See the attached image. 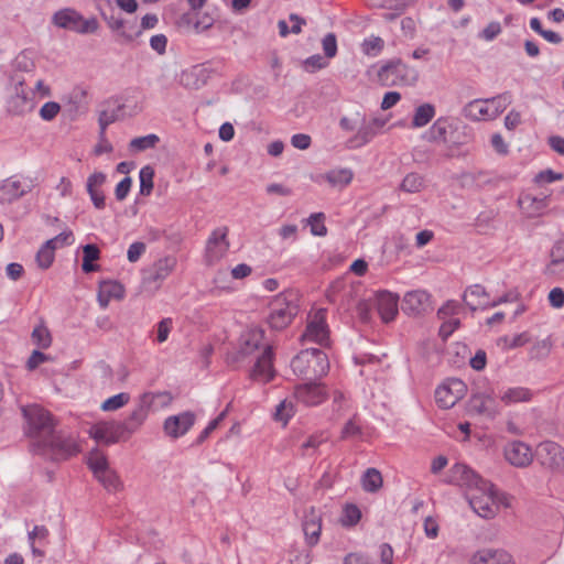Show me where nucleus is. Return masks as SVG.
<instances>
[{"mask_svg":"<svg viewBox=\"0 0 564 564\" xmlns=\"http://www.w3.org/2000/svg\"><path fill=\"white\" fill-rule=\"evenodd\" d=\"M448 122L445 118H438L427 132L430 141H445L447 134Z\"/></svg>","mask_w":564,"mask_h":564,"instance_id":"de8ad7c7","label":"nucleus"},{"mask_svg":"<svg viewBox=\"0 0 564 564\" xmlns=\"http://www.w3.org/2000/svg\"><path fill=\"white\" fill-rule=\"evenodd\" d=\"M173 327L172 318H163L156 326V341L162 344L167 340L171 329Z\"/></svg>","mask_w":564,"mask_h":564,"instance_id":"13d9d810","label":"nucleus"},{"mask_svg":"<svg viewBox=\"0 0 564 564\" xmlns=\"http://www.w3.org/2000/svg\"><path fill=\"white\" fill-rule=\"evenodd\" d=\"M195 421L196 415L191 411H185L177 415L166 417L163 427L170 437L178 438L189 431Z\"/></svg>","mask_w":564,"mask_h":564,"instance_id":"a211bd4d","label":"nucleus"},{"mask_svg":"<svg viewBox=\"0 0 564 564\" xmlns=\"http://www.w3.org/2000/svg\"><path fill=\"white\" fill-rule=\"evenodd\" d=\"M130 400V395L126 392L118 393L116 395H112L108 399H106L102 403L100 409L102 411L109 412V411H116L122 406H124Z\"/></svg>","mask_w":564,"mask_h":564,"instance_id":"8fccbe9b","label":"nucleus"},{"mask_svg":"<svg viewBox=\"0 0 564 564\" xmlns=\"http://www.w3.org/2000/svg\"><path fill=\"white\" fill-rule=\"evenodd\" d=\"M54 249L63 246H69L74 242V236L72 231H63L54 238L46 241Z\"/></svg>","mask_w":564,"mask_h":564,"instance_id":"680f3d73","label":"nucleus"},{"mask_svg":"<svg viewBox=\"0 0 564 564\" xmlns=\"http://www.w3.org/2000/svg\"><path fill=\"white\" fill-rule=\"evenodd\" d=\"M502 31L501 24L497 21L488 23V25L478 34V36L487 42L494 41Z\"/></svg>","mask_w":564,"mask_h":564,"instance_id":"bf43d9fd","label":"nucleus"},{"mask_svg":"<svg viewBox=\"0 0 564 564\" xmlns=\"http://www.w3.org/2000/svg\"><path fill=\"white\" fill-rule=\"evenodd\" d=\"M295 399L308 406H316L324 402L327 398V389L315 380L307 381L302 384H297L294 388Z\"/></svg>","mask_w":564,"mask_h":564,"instance_id":"9b49d317","label":"nucleus"},{"mask_svg":"<svg viewBox=\"0 0 564 564\" xmlns=\"http://www.w3.org/2000/svg\"><path fill=\"white\" fill-rule=\"evenodd\" d=\"M52 23L59 29L78 34H91L97 32L99 28L96 18L85 19L78 11L72 8L56 11L52 17Z\"/></svg>","mask_w":564,"mask_h":564,"instance_id":"20e7f679","label":"nucleus"},{"mask_svg":"<svg viewBox=\"0 0 564 564\" xmlns=\"http://www.w3.org/2000/svg\"><path fill=\"white\" fill-rule=\"evenodd\" d=\"M96 478L110 492L119 491L122 488L119 476L110 468L99 474Z\"/></svg>","mask_w":564,"mask_h":564,"instance_id":"79ce46f5","label":"nucleus"},{"mask_svg":"<svg viewBox=\"0 0 564 564\" xmlns=\"http://www.w3.org/2000/svg\"><path fill=\"white\" fill-rule=\"evenodd\" d=\"M326 66H327V62L319 54L312 55L308 58H306L304 62V67L308 72H315V70L322 69Z\"/></svg>","mask_w":564,"mask_h":564,"instance_id":"0e129e2a","label":"nucleus"},{"mask_svg":"<svg viewBox=\"0 0 564 564\" xmlns=\"http://www.w3.org/2000/svg\"><path fill=\"white\" fill-rule=\"evenodd\" d=\"M54 247H51L47 242H45L36 252L35 261L39 268L45 270L48 269L55 258Z\"/></svg>","mask_w":564,"mask_h":564,"instance_id":"c03bdc74","label":"nucleus"},{"mask_svg":"<svg viewBox=\"0 0 564 564\" xmlns=\"http://www.w3.org/2000/svg\"><path fill=\"white\" fill-rule=\"evenodd\" d=\"M394 73L398 76L399 85H414L417 82L419 73L415 68L404 64L400 59L392 61Z\"/></svg>","mask_w":564,"mask_h":564,"instance_id":"72a5a7b5","label":"nucleus"},{"mask_svg":"<svg viewBox=\"0 0 564 564\" xmlns=\"http://www.w3.org/2000/svg\"><path fill=\"white\" fill-rule=\"evenodd\" d=\"M59 111V104L55 101H47L41 107L40 116L43 120L51 121L58 115Z\"/></svg>","mask_w":564,"mask_h":564,"instance_id":"052dcab7","label":"nucleus"},{"mask_svg":"<svg viewBox=\"0 0 564 564\" xmlns=\"http://www.w3.org/2000/svg\"><path fill=\"white\" fill-rule=\"evenodd\" d=\"M361 518L359 508L355 505H347L344 509L341 518L343 525L351 527L355 525Z\"/></svg>","mask_w":564,"mask_h":564,"instance_id":"5fc2aeb1","label":"nucleus"},{"mask_svg":"<svg viewBox=\"0 0 564 564\" xmlns=\"http://www.w3.org/2000/svg\"><path fill=\"white\" fill-rule=\"evenodd\" d=\"M466 384L459 379H451L435 391L436 403L443 409H451L465 394Z\"/></svg>","mask_w":564,"mask_h":564,"instance_id":"f8f14e48","label":"nucleus"},{"mask_svg":"<svg viewBox=\"0 0 564 564\" xmlns=\"http://www.w3.org/2000/svg\"><path fill=\"white\" fill-rule=\"evenodd\" d=\"M465 304L471 310H487L490 307V296L480 284H474L466 289L463 295Z\"/></svg>","mask_w":564,"mask_h":564,"instance_id":"b1692460","label":"nucleus"},{"mask_svg":"<svg viewBox=\"0 0 564 564\" xmlns=\"http://www.w3.org/2000/svg\"><path fill=\"white\" fill-rule=\"evenodd\" d=\"M505 458L509 464L518 468H525L532 462L534 454L531 447L522 441H512L505 446Z\"/></svg>","mask_w":564,"mask_h":564,"instance_id":"dca6fc26","label":"nucleus"},{"mask_svg":"<svg viewBox=\"0 0 564 564\" xmlns=\"http://www.w3.org/2000/svg\"><path fill=\"white\" fill-rule=\"evenodd\" d=\"M294 375L311 381L326 376L329 370L327 355L318 348L304 349L291 361Z\"/></svg>","mask_w":564,"mask_h":564,"instance_id":"f257e3e1","label":"nucleus"},{"mask_svg":"<svg viewBox=\"0 0 564 564\" xmlns=\"http://www.w3.org/2000/svg\"><path fill=\"white\" fill-rule=\"evenodd\" d=\"M354 172L348 167L333 169L322 175L319 180L327 182L334 188H344L351 183Z\"/></svg>","mask_w":564,"mask_h":564,"instance_id":"7c9ffc66","label":"nucleus"},{"mask_svg":"<svg viewBox=\"0 0 564 564\" xmlns=\"http://www.w3.org/2000/svg\"><path fill=\"white\" fill-rule=\"evenodd\" d=\"M378 80L382 86H386V87L399 85L398 76L394 73V66H393L392 62L382 66L378 70Z\"/></svg>","mask_w":564,"mask_h":564,"instance_id":"a18cd8bd","label":"nucleus"},{"mask_svg":"<svg viewBox=\"0 0 564 564\" xmlns=\"http://www.w3.org/2000/svg\"><path fill=\"white\" fill-rule=\"evenodd\" d=\"M132 185L131 177L127 176L118 183L115 189V195L118 200H123L128 196Z\"/></svg>","mask_w":564,"mask_h":564,"instance_id":"338daca9","label":"nucleus"},{"mask_svg":"<svg viewBox=\"0 0 564 564\" xmlns=\"http://www.w3.org/2000/svg\"><path fill=\"white\" fill-rule=\"evenodd\" d=\"M88 434L96 442L110 445L128 441L120 421H101L90 426Z\"/></svg>","mask_w":564,"mask_h":564,"instance_id":"423d86ee","label":"nucleus"},{"mask_svg":"<svg viewBox=\"0 0 564 564\" xmlns=\"http://www.w3.org/2000/svg\"><path fill=\"white\" fill-rule=\"evenodd\" d=\"M398 295L382 291L377 295V310L384 323H389L394 319L398 314Z\"/></svg>","mask_w":564,"mask_h":564,"instance_id":"5701e85b","label":"nucleus"},{"mask_svg":"<svg viewBox=\"0 0 564 564\" xmlns=\"http://www.w3.org/2000/svg\"><path fill=\"white\" fill-rule=\"evenodd\" d=\"M153 406V397L150 394H142L138 405L129 414V416L121 422L124 433L128 437L135 433L144 423L149 415L150 409Z\"/></svg>","mask_w":564,"mask_h":564,"instance_id":"9d476101","label":"nucleus"},{"mask_svg":"<svg viewBox=\"0 0 564 564\" xmlns=\"http://www.w3.org/2000/svg\"><path fill=\"white\" fill-rule=\"evenodd\" d=\"M471 564H513L512 556L505 550L482 549L477 551Z\"/></svg>","mask_w":564,"mask_h":564,"instance_id":"393cba45","label":"nucleus"},{"mask_svg":"<svg viewBox=\"0 0 564 564\" xmlns=\"http://www.w3.org/2000/svg\"><path fill=\"white\" fill-rule=\"evenodd\" d=\"M140 193L142 195H150L153 189L154 170L150 165H145L140 170Z\"/></svg>","mask_w":564,"mask_h":564,"instance_id":"49530a36","label":"nucleus"},{"mask_svg":"<svg viewBox=\"0 0 564 564\" xmlns=\"http://www.w3.org/2000/svg\"><path fill=\"white\" fill-rule=\"evenodd\" d=\"M226 237V227L217 228L212 232L206 245V260L209 264L220 260L227 252L229 243Z\"/></svg>","mask_w":564,"mask_h":564,"instance_id":"6ab92c4d","label":"nucleus"},{"mask_svg":"<svg viewBox=\"0 0 564 564\" xmlns=\"http://www.w3.org/2000/svg\"><path fill=\"white\" fill-rule=\"evenodd\" d=\"M323 51L327 58H333L337 54V39L334 33L326 34L322 40Z\"/></svg>","mask_w":564,"mask_h":564,"instance_id":"4d7b16f0","label":"nucleus"},{"mask_svg":"<svg viewBox=\"0 0 564 564\" xmlns=\"http://www.w3.org/2000/svg\"><path fill=\"white\" fill-rule=\"evenodd\" d=\"M101 17L108 28L113 32H118L124 42H132L141 35L140 30L133 31L135 29L134 24H129L122 18L116 15L113 9L110 10V13L102 11Z\"/></svg>","mask_w":564,"mask_h":564,"instance_id":"aec40b11","label":"nucleus"},{"mask_svg":"<svg viewBox=\"0 0 564 564\" xmlns=\"http://www.w3.org/2000/svg\"><path fill=\"white\" fill-rule=\"evenodd\" d=\"M511 102L512 96L509 91H506L492 98H488L489 108L494 119H496L500 113H502Z\"/></svg>","mask_w":564,"mask_h":564,"instance_id":"a19ab883","label":"nucleus"},{"mask_svg":"<svg viewBox=\"0 0 564 564\" xmlns=\"http://www.w3.org/2000/svg\"><path fill=\"white\" fill-rule=\"evenodd\" d=\"M430 307V295L422 290L408 292L403 297L402 310L409 315H417Z\"/></svg>","mask_w":564,"mask_h":564,"instance_id":"412c9836","label":"nucleus"},{"mask_svg":"<svg viewBox=\"0 0 564 564\" xmlns=\"http://www.w3.org/2000/svg\"><path fill=\"white\" fill-rule=\"evenodd\" d=\"M467 499L473 510L481 518H494L498 511V497L494 486L485 480L476 489L467 492Z\"/></svg>","mask_w":564,"mask_h":564,"instance_id":"39448f33","label":"nucleus"},{"mask_svg":"<svg viewBox=\"0 0 564 564\" xmlns=\"http://www.w3.org/2000/svg\"><path fill=\"white\" fill-rule=\"evenodd\" d=\"M550 305L554 308H562L564 306V291L561 288H554L549 293Z\"/></svg>","mask_w":564,"mask_h":564,"instance_id":"774afa93","label":"nucleus"},{"mask_svg":"<svg viewBox=\"0 0 564 564\" xmlns=\"http://www.w3.org/2000/svg\"><path fill=\"white\" fill-rule=\"evenodd\" d=\"M465 118L473 121L494 120L489 108L488 99H475L463 108Z\"/></svg>","mask_w":564,"mask_h":564,"instance_id":"c85d7f7f","label":"nucleus"},{"mask_svg":"<svg viewBox=\"0 0 564 564\" xmlns=\"http://www.w3.org/2000/svg\"><path fill=\"white\" fill-rule=\"evenodd\" d=\"M268 324L274 330L286 328L297 315L299 307L292 292L278 294L269 304Z\"/></svg>","mask_w":564,"mask_h":564,"instance_id":"7ed1b4c3","label":"nucleus"},{"mask_svg":"<svg viewBox=\"0 0 564 564\" xmlns=\"http://www.w3.org/2000/svg\"><path fill=\"white\" fill-rule=\"evenodd\" d=\"M384 42L379 36H370L362 43V52L369 56H377L383 48Z\"/></svg>","mask_w":564,"mask_h":564,"instance_id":"864d4df0","label":"nucleus"},{"mask_svg":"<svg viewBox=\"0 0 564 564\" xmlns=\"http://www.w3.org/2000/svg\"><path fill=\"white\" fill-rule=\"evenodd\" d=\"M176 265V259L174 257H164L154 262L144 274V283L153 285L155 289L160 286L161 282L164 281Z\"/></svg>","mask_w":564,"mask_h":564,"instance_id":"f3484780","label":"nucleus"},{"mask_svg":"<svg viewBox=\"0 0 564 564\" xmlns=\"http://www.w3.org/2000/svg\"><path fill=\"white\" fill-rule=\"evenodd\" d=\"M50 359V356L45 355L44 352L40 350H33V352L31 354L26 361V367L29 370H34L41 364L48 361Z\"/></svg>","mask_w":564,"mask_h":564,"instance_id":"69168bd1","label":"nucleus"},{"mask_svg":"<svg viewBox=\"0 0 564 564\" xmlns=\"http://www.w3.org/2000/svg\"><path fill=\"white\" fill-rule=\"evenodd\" d=\"M445 481L451 485L464 487L468 490L467 492H470L479 485L484 484L485 479L465 464L457 463L448 470Z\"/></svg>","mask_w":564,"mask_h":564,"instance_id":"6e6552de","label":"nucleus"},{"mask_svg":"<svg viewBox=\"0 0 564 564\" xmlns=\"http://www.w3.org/2000/svg\"><path fill=\"white\" fill-rule=\"evenodd\" d=\"M382 482L381 473L376 468H368L361 477L362 489L367 492H377Z\"/></svg>","mask_w":564,"mask_h":564,"instance_id":"4c0bfd02","label":"nucleus"},{"mask_svg":"<svg viewBox=\"0 0 564 564\" xmlns=\"http://www.w3.org/2000/svg\"><path fill=\"white\" fill-rule=\"evenodd\" d=\"M22 413L26 422V434L41 445L55 429L51 413L37 404L23 406Z\"/></svg>","mask_w":564,"mask_h":564,"instance_id":"f03ea898","label":"nucleus"},{"mask_svg":"<svg viewBox=\"0 0 564 564\" xmlns=\"http://www.w3.org/2000/svg\"><path fill=\"white\" fill-rule=\"evenodd\" d=\"M383 126L378 119H373L371 122L364 123L359 127L357 134L349 141L352 147H361L367 144L377 133L376 129Z\"/></svg>","mask_w":564,"mask_h":564,"instance_id":"473e14b6","label":"nucleus"},{"mask_svg":"<svg viewBox=\"0 0 564 564\" xmlns=\"http://www.w3.org/2000/svg\"><path fill=\"white\" fill-rule=\"evenodd\" d=\"M494 399L489 394L478 393L473 395L470 406L479 414L495 415L497 411L492 408Z\"/></svg>","mask_w":564,"mask_h":564,"instance_id":"e433bc0d","label":"nucleus"},{"mask_svg":"<svg viewBox=\"0 0 564 564\" xmlns=\"http://www.w3.org/2000/svg\"><path fill=\"white\" fill-rule=\"evenodd\" d=\"M294 414V405L290 401H282L276 406L274 412V420L278 422H282L283 424H286L288 421L293 416Z\"/></svg>","mask_w":564,"mask_h":564,"instance_id":"603ef678","label":"nucleus"},{"mask_svg":"<svg viewBox=\"0 0 564 564\" xmlns=\"http://www.w3.org/2000/svg\"><path fill=\"white\" fill-rule=\"evenodd\" d=\"M147 246L144 242L135 241L131 243L127 251V258L130 262H137L141 256L145 252Z\"/></svg>","mask_w":564,"mask_h":564,"instance_id":"e2e57ef3","label":"nucleus"},{"mask_svg":"<svg viewBox=\"0 0 564 564\" xmlns=\"http://www.w3.org/2000/svg\"><path fill=\"white\" fill-rule=\"evenodd\" d=\"M551 257L552 261L547 267V272L552 274L564 272V237L555 243Z\"/></svg>","mask_w":564,"mask_h":564,"instance_id":"c9c22d12","label":"nucleus"},{"mask_svg":"<svg viewBox=\"0 0 564 564\" xmlns=\"http://www.w3.org/2000/svg\"><path fill=\"white\" fill-rule=\"evenodd\" d=\"M535 455L543 466L551 469L564 468V447L553 441L540 443Z\"/></svg>","mask_w":564,"mask_h":564,"instance_id":"ddd939ff","label":"nucleus"},{"mask_svg":"<svg viewBox=\"0 0 564 564\" xmlns=\"http://www.w3.org/2000/svg\"><path fill=\"white\" fill-rule=\"evenodd\" d=\"M209 78V70L203 65H195L181 75V83L192 89L203 87Z\"/></svg>","mask_w":564,"mask_h":564,"instance_id":"cd10ccee","label":"nucleus"},{"mask_svg":"<svg viewBox=\"0 0 564 564\" xmlns=\"http://www.w3.org/2000/svg\"><path fill=\"white\" fill-rule=\"evenodd\" d=\"M43 448H50L56 458L66 459L79 453V446L72 436H63L55 429L52 434L40 445Z\"/></svg>","mask_w":564,"mask_h":564,"instance_id":"0eeeda50","label":"nucleus"},{"mask_svg":"<svg viewBox=\"0 0 564 564\" xmlns=\"http://www.w3.org/2000/svg\"><path fill=\"white\" fill-rule=\"evenodd\" d=\"M123 296V288L118 282L107 281L100 285L99 302L106 307L110 299H121Z\"/></svg>","mask_w":564,"mask_h":564,"instance_id":"f704fd0d","label":"nucleus"},{"mask_svg":"<svg viewBox=\"0 0 564 564\" xmlns=\"http://www.w3.org/2000/svg\"><path fill=\"white\" fill-rule=\"evenodd\" d=\"M275 376L273 368V350L269 345H264L261 354L257 357L256 364L250 372V378L254 381L267 383Z\"/></svg>","mask_w":564,"mask_h":564,"instance_id":"2eb2a0df","label":"nucleus"},{"mask_svg":"<svg viewBox=\"0 0 564 564\" xmlns=\"http://www.w3.org/2000/svg\"><path fill=\"white\" fill-rule=\"evenodd\" d=\"M423 188V178L421 175L416 173L408 174L402 183L401 189L406 193H417Z\"/></svg>","mask_w":564,"mask_h":564,"instance_id":"3c124183","label":"nucleus"},{"mask_svg":"<svg viewBox=\"0 0 564 564\" xmlns=\"http://www.w3.org/2000/svg\"><path fill=\"white\" fill-rule=\"evenodd\" d=\"M31 338L33 344H35L39 348L46 349L52 344V336L48 328L44 324H40L34 327Z\"/></svg>","mask_w":564,"mask_h":564,"instance_id":"37998d69","label":"nucleus"},{"mask_svg":"<svg viewBox=\"0 0 564 564\" xmlns=\"http://www.w3.org/2000/svg\"><path fill=\"white\" fill-rule=\"evenodd\" d=\"M33 109L32 100L22 88V83L15 87V93L8 101V110L14 115H23Z\"/></svg>","mask_w":564,"mask_h":564,"instance_id":"2f4dec72","label":"nucleus"},{"mask_svg":"<svg viewBox=\"0 0 564 564\" xmlns=\"http://www.w3.org/2000/svg\"><path fill=\"white\" fill-rule=\"evenodd\" d=\"M310 226H311V232L314 236H325L327 232V229L324 225V214L317 213L312 214L310 218L307 219Z\"/></svg>","mask_w":564,"mask_h":564,"instance_id":"6e6d98bb","label":"nucleus"},{"mask_svg":"<svg viewBox=\"0 0 564 564\" xmlns=\"http://www.w3.org/2000/svg\"><path fill=\"white\" fill-rule=\"evenodd\" d=\"M159 141L160 139L156 134L138 137L130 141V149L132 151L141 152L154 148Z\"/></svg>","mask_w":564,"mask_h":564,"instance_id":"09e8293b","label":"nucleus"},{"mask_svg":"<svg viewBox=\"0 0 564 564\" xmlns=\"http://www.w3.org/2000/svg\"><path fill=\"white\" fill-rule=\"evenodd\" d=\"M34 184L32 180H20L11 176L0 183V203H12L31 192Z\"/></svg>","mask_w":564,"mask_h":564,"instance_id":"4468645a","label":"nucleus"},{"mask_svg":"<svg viewBox=\"0 0 564 564\" xmlns=\"http://www.w3.org/2000/svg\"><path fill=\"white\" fill-rule=\"evenodd\" d=\"M264 332L260 328H251L241 334L240 350L242 356L253 354L256 350L263 347Z\"/></svg>","mask_w":564,"mask_h":564,"instance_id":"bb28decb","label":"nucleus"},{"mask_svg":"<svg viewBox=\"0 0 564 564\" xmlns=\"http://www.w3.org/2000/svg\"><path fill=\"white\" fill-rule=\"evenodd\" d=\"M518 205L523 214L530 218L539 217L544 214L549 206V197L546 195L536 197L531 194H521Z\"/></svg>","mask_w":564,"mask_h":564,"instance_id":"4be33fe9","label":"nucleus"},{"mask_svg":"<svg viewBox=\"0 0 564 564\" xmlns=\"http://www.w3.org/2000/svg\"><path fill=\"white\" fill-rule=\"evenodd\" d=\"M302 527L307 544L310 546L316 545L322 531V519L314 508L305 514Z\"/></svg>","mask_w":564,"mask_h":564,"instance_id":"a878e982","label":"nucleus"},{"mask_svg":"<svg viewBox=\"0 0 564 564\" xmlns=\"http://www.w3.org/2000/svg\"><path fill=\"white\" fill-rule=\"evenodd\" d=\"M329 330L326 324V311L317 310L310 318L306 329L302 335L305 341H314L319 345L328 344Z\"/></svg>","mask_w":564,"mask_h":564,"instance_id":"1a4fd4ad","label":"nucleus"},{"mask_svg":"<svg viewBox=\"0 0 564 564\" xmlns=\"http://www.w3.org/2000/svg\"><path fill=\"white\" fill-rule=\"evenodd\" d=\"M533 397V392L525 387H509L499 393L501 403L506 406L520 402H529Z\"/></svg>","mask_w":564,"mask_h":564,"instance_id":"c756f323","label":"nucleus"},{"mask_svg":"<svg viewBox=\"0 0 564 564\" xmlns=\"http://www.w3.org/2000/svg\"><path fill=\"white\" fill-rule=\"evenodd\" d=\"M435 116V107L431 104L419 106L412 119V127L422 128L426 126Z\"/></svg>","mask_w":564,"mask_h":564,"instance_id":"58836bf2","label":"nucleus"},{"mask_svg":"<svg viewBox=\"0 0 564 564\" xmlns=\"http://www.w3.org/2000/svg\"><path fill=\"white\" fill-rule=\"evenodd\" d=\"M88 467L94 473L95 477L105 470L109 469L108 460L106 455L98 448L93 449L87 458Z\"/></svg>","mask_w":564,"mask_h":564,"instance_id":"ea45409f","label":"nucleus"}]
</instances>
